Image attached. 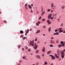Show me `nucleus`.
I'll use <instances>...</instances> for the list:
<instances>
[{"instance_id":"1","label":"nucleus","mask_w":65,"mask_h":65,"mask_svg":"<svg viewBox=\"0 0 65 65\" xmlns=\"http://www.w3.org/2000/svg\"><path fill=\"white\" fill-rule=\"evenodd\" d=\"M60 44H61L62 45V46H65V42H64L63 41H61V42L60 43ZM61 44L60 45H58V47L60 48L61 46H62V45H61Z\"/></svg>"},{"instance_id":"2","label":"nucleus","mask_w":65,"mask_h":65,"mask_svg":"<svg viewBox=\"0 0 65 65\" xmlns=\"http://www.w3.org/2000/svg\"><path fill=\"white\" fill-rule=\"evenodd\" d=\"M35 45V46L34 45V48L35 49H35H36L37 47H38V45H37V44L36 43H35L34 44Z\"/></svg>"},{"instance_id":"3","label":"nucleus","mask_w":65,"mask_h":65,"mask_svg":"<svg viewBox=\"0 0 65 65\" xmlns=\"http://www.w3.org/2000/svg\"><path fill=\"white\" fill-rule=\"evenodd\" d=\"M49 56H51V57L52 60H54V59H55V58H56L55 56H54L52 55H49Z\"/></svg>"},{"instance_id":"4","label":"nucleus","mask_w":65,"mask_h":65,"mask_svg":"<svg viewBox=\"0 0 65 65\" xmlns=\"http://www.w3.org/2000/svg\"><path fill=\"white\" fill-rule=\"evenodd\" d=\"M61 58L62 59H63L64 58V53H61Z\"/></svg>"},{"instance_id":"5","label":"nucleus","mask_w":65,"mask_h":65,"mask_svg":"<svg viewBox=\"0 0 65 65\" xmlns=\"http://www.w3.org/2000/svg\"><path fill=\"white\" fill-rule=\"evenodd\" d=\"M54 55L55 56L56 58H57V59H59V56L57 55V54H54Z\"/></svg>"},{"instance_id":"6","label":"nucleus","mask_w":65,"mask_h":65,"mask_svg":"<svg viewBox=\"0 0 65 65\" xmlns=\"http://www.w3.org/2000/svg\"><path fill=\"white\" fill-rule=\"evenodd\" d=\"M52 14L51 13L50 14V15H48V19H50V18H51V16H52Z\"/></svg>"},{"instance_id":"7","label":"nucleus","mask_w":65,"mask_h":65,"mask_svg":"<svg viewBox=\"0 0 65 65\" xmlns=\"http://www.w3.org/2000/svg\"><path fill=\"white\" fill-rule=\"evenodd\" d=\"M45 48L43 47L42 49V52H45Z\"/></svg>"},{"instance_id":"8","label":"nucleus","mask_w":65,"mask_h":65,"mask_svg":"<svg viewBox=\"0 0 65 65\" xmlns=\"http://www.w3.org/2000/svg\"><path fill=\"white\" fill-rule=\"evenodd\" d=\"M36 57L37 59H41V58L40 57V56H39V55L36 56Z\"/></svg>"},{"instance_id":"9","label":"nucleus","mask_w":65,"mask_h":65,"mask_svg":"<svg viewBox=\"0 0 65 65\" xmlns=\"http://www.w3.org/2000/svg\"><path fill=\"white\" fill-rule=\"evenodd\" d=\"M31 43L32 44L31 45V46H34V40H32Z\"/></svg>"},{"instance_id":"10","label":"nucleus","mask_w":65,"mask_h":65,"mask_svg":"<svg viewBox=\"0 0 65 65\" xmlns=\"http://www.w3.org/2000/svg\"><path fill=\"white\" fill-rule=\"evenodd\" d=\"M47 23H48V24H51V22H50V20H48L47 21Z\"/></svg>"},{"instance_id":"11","label":"nucleus","mask_w":65,"mask_h":65,"mask_svg":"<svg viewBox=\"0 0 65 65\" xmlns=\"http://www.w3.org/2000/svg\"><path fill=\"white\" fill-rule=\"evenodd\" d=\"M58 34H59L57 32H56V33H55L54 34V35H58Z\"/></svg>"},{"instance_id":"12","label":"nucleus","mask_w":65,"mask_h":65,"mask_svg":"<svg viewBox=\"0 0 65 65\" xmlns=\"http://www.w3.org/2000/svg\"><path fill=\"white\" fill-rule=\"evenodd\" d=\"M20 33L21 34H23V33H24V31L22 30H20Z\"/></svg>"},{"instance_id":"13","label":"nucleus","mask_w":65,"mask_h":65,"mask_svg":"<svg viewBox=\"0 0 65 65\" xmlns=\"http://www.w3.org/2000/svg\"><path fill=\"white\" fill-rule=\"evenodd\" d=\"M57 55L58 56H60V51H58L57 52Z\"/></svg>"},{"instance_id":"14","label":"nucleus","mask_w":65,"mask_h":65,"mask_svg":"<svg viewBox=\"0 0 65 65\" xmlns=\"http://www.w3.org/2000/svg\"><path fill=\"white\" fill-rule=\"evenodd\" d=\"M51 51H50L47 52V55H48L50 53H51Z\"/></svg>"},{"instance_id":"15","label":"nucleus","mask_w":65,"mask_h":65,"mask_svg":"<svg viewBox=\"0 0 65 65\" xmlns=\"http://www.w3.org/2000/svg\"><path fill=\"white\" fill-rule=\"evenodd\" d=\"M40 30H37V32H36V34H37V33H39L40 32Z\"/></svg>"},{"instance_id":"16","label":"nucleus","mask_w":65,"mask_h":65,"mask_svg":"<svg viewBox=\"0 0 65 65\" xmlns=\"http://www.w3.org/2000/svg\"><path fill=\"white\" fill-rule=\"evenodd\" d=\"M54 4L52 3L51 4V5L52 8L53 7H54Z\"/></svg>"},{"instance_id":"17","label":"nucleus","mask_w":65,"mask_h":65,"mask_svg":"<svg viewBox=\"0 0 65 65\" xmlns=\"http://www.w3.org/2000/svg\"><path fill=\"white\" fill-rule=\"evenodd\" d=\"M51 27H50L49 28L48 30L49 32H50V31H51Z\"/></svg>"},{"instance_id":"18","label":"nucleus","mask_w":65,"mask_h":65,"mask_svg":"<svg viewBox=\"0 0 65 65\" xmlns=\"http://www.w3.org/2000/svg\"><path fill=\"white\" fill-rule=\"evenodd\" d=\"M44 13H45V12L44 11H43L42 13V15H43V14H44Z\"/></svg>"},{"instance_id":"19","label":"nucleus","mask_w":65,"mask_h":65,"mask_svg":"<svg viewBox=\"0 0 65 65\" xmlns=\"http://www.w3.org/2000/svg\"><path fill=\"white\" fill-rule=\"evenodd\" d=\"M65 52V49H64V50H63V51L61 53H62L63 54V53H64V52Z\"/></svg>"},{"instance_id":"20","label":"nucleus","mask_w":65,"mask_h":65,"mask_svg":"<svg viewBox=\"0 0 65 65\" xmlns=\"http://www.w3.org/2000/svg\"><path fill=\"white\" fill-rule=\"evenodd\" d=\"M64 7H65V6H63L61 7V8H62V9H64Z\"/></svg>"},{"instance_id":"21","label":"nucleus","mask_w":65,"mask_h":65,"mask_svg":"<svg viewBox=\"0 0 65 65\" xmlns=\"http://www.w3.org/2000/svg\"><path fill=\"white\" fill-rule=\"evenodd\" d=\"M63 30H60V31H59V33H61V32H63Z\"/></svg>"},{"instance_id":"22","label":"nucleus","mask_w":65,"mask_h":65,"mask_svg":"<svg viewBox=\"0 0 65 65\" xmlns=\"http://www.w3.org/2000/svg\"><path fill=\"white\" fill-rule=\"evenodd\" d=\"M28 7L30 9H31V8H32V7L30 6H29Z\"/></svg>"},{"instance_id":"23","label":"nucleus","mask_w":65,"mask_h":65,"mask_svg":"<svg viewBox=\"0 0 65 65\" xmlns=\"http://www.w3.org/2000/svg\"><path fill=\"white\" fill-rule=\"evenodd\" d=\"M18 46V48H20V47H21L22 46L21 45H19Z\"/></svg>"},{"instance_id":"24","label":"nucleus","mask_w":65,"mask_h":65,"mask_svg":"<svg viewBox=\"0 0 65 65\" xmlns=\"http://www.w3.org/2000/svg\"><path fill=\"white\" fill-rule=\"evenodd\" d=\"M25 47L26 49H28V47L27 46H25Z\"/></svg>"},{"instance_id":"25","label":"nucleus","mask_w":65,"mask_h":65,"mask_svg":"<svg viewBox=\"0 0 65 65\" xmlns=\"http://www.w3.org/2000/svg\"><path fill=\"white\" fill-rule=\"evenodd\" d=\"M62 28H59L58 29L59 30H59V31H60V30H62Z\"/></svg>"},{"instance_id":"26","label":"nucleus","mask_w":65,"mask_h":65,"mask_svg":"<svg viewBox=\"0 0 65 65\" xmlns=\"http://www.w3.org/2000/svg\"><path fill=\"white\" fill-rule=\"evenodd\" d=\"M53 17H50V19L51 20H53Z\"/></svg>"},{"instance_id":"27","label":"nucleus","mask_w":65,"mask_h":65,"mask_svg":"<svg viewBox=\"0 0 65 65\" xmlns=\"http://www.w3.org/2000/svg\"><path fill=\"white\" fill-rule=\"evenodd\" d=\"M44 64H45V65H46V64H47V62H44Z\"/></svg>"},{"instance_id":"28","label":"nucleus","mask_w":65,"mask_h":65,"mask_svg":"<svg viewBox=\"0 0 65 65\" xmlns=\"http://www.w3.org/2000/svg\"><path fill=\"white\" fill-rule=\"evenodd\" d=\"M25 58H26V57L25 56H23L22 57V58L23 59H25Z\"/></svg>"},{"instance_id":"29","label":"nucleus","mask_w":65,"mask_h":65,"mask_svg":"<svg viewBox=\"0 0 65 65\" xmlns=\"http://www.w3.org/2000/svg\"><path fill=\"white\" fill-rule=\"evenodd\" d=\"M51 11V9H48L47 10L48 12H49V11Z\"/></svg>"},{"instance_id":"30","label":"nucleus","mask_w":65,"mask_h":65,"mask_svg":"<svg viewBox=\"0 0 65 65\" xmlns=\"http://www.w3.org/2000/svg\"><path fill=\"white\" fill-rule=\"evenodd\" d=\"M36 25H37V26H39V24H38L37 23H36Z\"/></svg>"},{"instance_id":"31","label":"nucleus","mask_w":65,"mask_h":65,"mask_svg":"<svg viewBox=\"0 0 65 65\" xmlns=\"http://www.w3.org/2000/svg\"><path fill=\"white\" fill-rule=\"evenodd\" d=\"M43 28H46V27L45 26H43Z\"/></svg>"},{"instance_id":"32","label":"nucleus","mask_w":65,"mask_h":65,"mask_svg":"<svg viewBox=\"0 0 65 65\" xmlns=\"http://www.w3.org/2000/svg\"><path fill=\"white\" fill-rule=\"evenodd\" d=\"M39 52V51H38V50H37L36 52V53H38Z\"/></svg>"},{"instance_id":"33","label":"nucleus","mask_w":65,"mask_h":65,"mask_svg":"<svg viewBox=\"0 0 65 65\" xmlns=\"http://www.w3.org/2000/svg\"><path fill=\"white\" fill-rule=\"evenodd\" d=\"M61 26L62 27V26H63V23H62L61 24Z\"/></svg>"},{"instance_id":"34","label":"nucleus","mask_w":65,"mask_h":65,"mask_svg":"<svg viewBox=\"0 0 65 65\" xmlns=\"http://www.w3.org/2000/svg\"><path fill=\"white\" fill-rule=\"evenodd\" d=\"M25 39H26V37H24L23 38V40Z\"/></svg>"},{"instance_id":"35","label":"nucleus","mask_w":65,"mask_h":65,"mask_svg":"<svg viewBox=\"0 0 65 65\" xmlns=\"http://www.w3.org/2000/svg\"><path fill=\"white\" fill-rule=\"evenodd\" d=\"M41 17H40L39 18V20H40L41 19Z\"/></svg>"},{"instance_id":"36","label":"nucleus","mask_w":65,"mask_h":65,"mask_svg":"<svg viewBox=\"0 0 65 65\" xmlns=\"http://www.w3.org/2000/svg\"><path fill=\"white\" fill-rule=\"evenodd\" d=\"M29 45H32V44L31 43H29Z\"/></svg>"},{"instance_id":"37","label":"nucleus","mask_w":65,"mask_h":65,"mask_svg":"<svg viewBox=\"0 0 65 65\" xmlns=\"http://www.w3.org/2000/svg\"><path fill=\"white\" fill-rule=\"evenodd\" d=\"M22 37H23V35H21V38H22Z\"/></svg>"},{"instance_id":"38","label":"nucleus","mask_w":65,"mask_h":65,"mask_svg":"<svg viewBox=\"0 0 65 65\" xmlns=\"http://www.w3.org/2000/svg\"><path fill=\"white\" fill-rule=\"evenodd\" d=\"M42 21H45V19H43L42 20Z\"/></svg>"},{"instance_id":"39","label":"nucleus","mask_w":65,"mask_h":65,"mask_svg":"<svg viewBox=\"0 0 65 65\" xmlns=\"http://www.w3.org/2000/svg\"><path fill=\"white\" fill-rule=\"evenodd\" d=\"M38 24H40V22L39 21H38Z\"/></svg>"},{"instance_id":"40","label":"nucleus","mask_w":65,"mask_h":65,"mask_svg":"<svg viewBox=\"0 0 65 65\" xmlns=\"http://www.w3.org/2000/svg\"><path fill=\"white\" fill-rule=\"evenodd\" d=\"M50 47H53V45H50Z\"/></svg>"},{"instance_id":"41","label":"nucleus","mask_w":65,"mask_h":65,"mask_svg":"<svg viewBox=\"0 0 65 65\" xmlns=\"http://www.w3.org/2000/svg\"><path fill=\"white\" fill-rule=\"evenodd\" d=\"M30 13H33V11H32V10L30 12Z\"/></svg>"},{"instance_id":"42","label":"nucleus","mask_w":65,"mask_h":65,"mask_svg":"<svg viewBox=\"0 0 65 65\" xmlns=\"http://www.w3.org/2000/svg\"><path fill=\"white\" fill-rule=\"evenodd\" d=\"M50 42L51 43H53V42L52 41H51Z\"/></svg>"},{"instance_id":"43","label":"nucleus","mask_w":65,"mask_h":65,"mask_svg":"<svg viewBox=\"0 0 65 65\" xmlns=\"http://www.w3.org/2000/svg\"><path fill=\"white\" fill-rule=\"evenodd\" d=\"M31 6H33V4H31Z\"/></svg>"},{"instance_id":"44","label":"nucleus","mask_w":65,"mask_h":65,"mask_svg":"<svg viewBox=\"0 0 65 65\" xmlns=\"http://www.w3.org/2000/svg\"><path fill=\"white\" fill-rule=\"evenodd\" d=\"M57 31H58V30H57V29H56L55 30V32H57Z\"/></svg>"},{"instance_id":"45","label":"nucleus","mask_w":65,"mask_h":65,"mask_svg":"<svg viewBox=\"0 0 65 65\" xmlns=\"http://www.w3.org/2000/svg\"><path fill=\"white\" fill-rule=\"evenodd\" d=\"M28 32H29L27 31L26 32V33H28Z\"/></svg>"},{"instance_id":"46","label":"nucleus","mask_w":65,"mask_h":65,"mask_svg":"<svg viewBox=\"0 0 65 65\" xmlns=\"http://www.w3.org/2000/svg\"><path fill=\"white\" fill-rule=\"evenodd\" d=\"M61 60V58H60L59 60V61H60V60Z\"/></svg>"},{"instance_id":"47","label":"nucleus","mask_w":65,"mask_h":65,"mask_svg":"<svg viewBox=\"0 0 65 65\" xmlns=\"http://www.w3.org/2000/svg\"><path fill=\"white\" fill-rule=\"evenodd\" d=\"M4 22L5 23H6V21L4 20Z\"/></svg>"},{"instance_id":"48","label":"nucleus","mask_w":65,"mask_h":65,"mask_svg":"<svg viewBox=\"0 0 65 65\" xmlns=\"http://www.w3.org/2000/svg\"><path fill=\"white\" fill-rule=\"evenodd\" d=\"M28 52H30V49L28 50Z\"/></svg>"},{"instance_id":"49","label":"nucleus","mask_w":65,"mask_h":65,"mask_svg":"<svg viewBox=\"0 0 65 65\" xmlns=\"http://www.w3.org/2000/svg\"><path fill=\"white\" fill-rule=\"evenodd\" d=\"M24 48H22V51H24Z\"/></svg>"},{"instance_id":"50","label":"nucleus","mask_w":65,"mask_h":65,"mask_svg":"<svg viewBox=\"0 0 65 65\" xmlns=\"http://www.w3.org/2000/svg\"><path fill=\"white\" fill-rule=\"evenodd\" d=\"M25 6H27V4H25Z\"/></svg>"},{"instance_id":"51","label":"nucleus","mask_w":65,"mask_h":65,"mask_svg":"<svg viewBox=\"0 0 65 65\" xmlns=\"http://www.w3.org/2000/svg\"><path fill=\"white\" fill-rule=\"evenodd\" d=\"M53 12V10H52L51 11V12Z\"/></svg>"},{"instance_id":"52","label":"nucleus","mask_w":65,"mask_h":65,"mask_svg":"<svg viewBox=\"0 0 65 65\" xmlns=\"http://www.w3.org/2000/svg\"><path fill=\"white\" fill-rule=\"evenodd\" d=\"M63 33H65V31H63Z\"/></svg>"},{"instance_id":"53","label":"nucleus","mask_w":65,"mask_h":65,"mask_svg":"<svg viewBox=\"0 0 65 65\" xmlns=\"http://www.w3.org/2000/svg\"><path fill=\"white\" fill-rule=\"evenodd\" d=\"M27 31H28V32H29V29H28L27 30Z\"/></svg>"},{"instance_id":"54","label":"nucleus","mask_w":65,"mask_h":65,"mask_svg":"<svg viewBox=\"0 0 65 65\" xmlns=\"http://www.w3.org/2000/svg\"><path fill=\"white\" fill-rule=\"evenodd\" d=\"M30 43H32V41H30Z\"/></svg>"},{"instance_id":"55","label":"nucleus","mask_w":65,"mask_h":65,"mask_svg":"<svg viewBox=\"0 0 65 65\" xmlns=\"http://www.w3.org/2000/svg\"><path fill=\"white\" fill-rule=\"evenodd\" d=\"M19 62H20V63H21L22 61H19Z\"/></svg>"},{"instance_id":"56","label":"nucleus","mask_w":65,"mask_h":65,"mask_svg":"<svg viewBox=\"0 0 65 65\" xmlns=\"http://www.w3.org/2000/svg\"><path fill=\"white\" fill-rule=\"evenodd\" d=\"M37 39H35V41H37Z\"/></svg>"},{"instance_id":"57","label":"nucleus","mask_w":65,"mask_h":65,"mask_svg":"<svg viewBox=\"0 0 65 65\" xmlns=\"http://www.w3.org/2000/svg\"><path fill=\"white\" fill-rule=\"evenodd\" d=\"M53 65L54 64H53V63H52L51 65Z\"/></svg>"},{"instance_id":"58","label":"nucleus","mask_w":65,"mask_h":65,"mask_svg":"<svg viewBox=\"0 0 65 65\" xmlns=\"http://www.w3.org/2000/svg\"><path fill=\"white\" fill-rule=\"evenodd\" d=\"M42 56H44V54H43L42 55Z\"/></svg>"},{"instance_id":"59","label":"nucleus","mask_w":65,"mask_h":65,"mask_svg":"<svg viewBox=\"0 0 65 65\" xmlns=\"http://www.w3.org/2000/svg\"><path fill=\"white\" fill-rule=\"evenodd\" d=\"M51 39H54V38H51Z\"/></svg>"},{"instance_id":"60","label":"nucleus","mask_w":65,"mask_h":65,"mask_svg":"<svg viewBox=\"0 0 65 65\" xmlns=\"http://www.w3.org/2000/svg\"><path fill=\"white\" fill-rule=\"evenodd\" d=\"M62 51H60V53H61H61H62Z\"/></svg>"},{"instance_id":"61","label":"nucleus","mask_w":65,"mask_h":65,"mask_svg":"<svg viewBox=\"0 0 65 65\" xmlns=\"http://www.w3.org/2000/svg\"><path fill=\"white\" fill-rule=\"evenodd\" d=\"M56 43H58V41H56Z\"/></svg>"},{"instance_id":"62","label":"nucleus","mask_w":65,"mask_h":65,"mask_svg":"<svg viewBox=\"0 0 65 65\" xmlns=\"http://www.w3.org/2000/svg\"><path fill=\"white\" fill-rule=\"evenodd\" d=\"M27 35V33H26L25 34V35Z\"/></svg>"},{"instance_id":"63","label":"nucleus","mask_w":65,"mask_h":65,"mask_svg":"<svg viewBox=\"0 0 65 65\" xmlns=\"http://www.w3.org/2000/svg\"><path fill=\"white\" fill-rule=\"evenodd\" d=\"M57 14H55V16H56V15H57Z\"/></svg>"},{"instance_id":"64","label":"nucleus","mask_w":65,"mask_h":65,"mask_svg":"<svg viewBox=\"0 0 65 65\" xmlns=\"http://www.w3.org/2000/svg\"><path fill=\"white\" fill-rule=\"evenodd\" d=\"M32 65H35V64H33Z\"/></svg>"}]
</instances>
